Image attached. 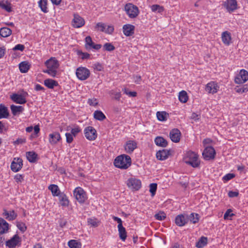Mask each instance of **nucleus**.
I'll return each instance as SVG.
<instances>
[{
  "instance_id": "obj_48",
  "label": "nucleus",
  "mask_w": 248,
  "mask_h": 248,
  "mask_svg": "<svg viewBox=\"0 0 248 248\" xmlns=\"http://www.w3.org/2000/svg\"><path fill=\"white\" fill-rule=\"evenodd\" d=\"M16 226L18 229L22 232H25L27 230V226H26L25 224L22 222H17Z\"/></svg>"
},
{
  "instance_id": "obj_2",
  "label": "nucleus",
  "mask_w": 248,
  "mask_h": 248,
  "mask_svg": "<svg viewBox=\"0 0 248 248\" xmlns=\"http://www.w3.org/2000/svg\"><path fill=\"white\" fill-rule=\"evenodd\" d=\"M114 165L117 168L125 170L131 166V159L129 155L123 154L115 159Z\"/></svg>"
},
{
  "instance_id": "obj_32",
  "label": "nucleus",
  "mask_w": 248,
  "mask_h": 248,
  "mask_svg": "<svg viewBox=\"0 0 248 248\" xmlns=\"http://www.w3.org/2000/svg\"><path fill=\"white\" fill-rule=\"evenodd\" d=\"M48 189L51 191L53 196H58L60 195L61 191L58 186L56 185H50L48 186Z\"/></svg>"
},
{
  "instance_id": "obj_46",
  "label": "nucleus",
  "mask_w": 248,
  "mask_h": 248,
  "mask_svg": "<svg viewBox=\"0 0 248 248\" xmlns=\"http://www.w3.org/2000/svg\"><path fill=\"white\" fill-rule=\"evenodd\" d=\"M107 25L103 23L99 22L96 24L95 26V29L97 31L105 32Z\"/></svg>"
},
{
  "instance_id": "obj_63",
  "label": "nucleus",
  "mask_w": 248,
  "mask_h": 248,
  "mask_svg": "<svg viewBox=\"0 0 248 248\" xmlns=\"http://www.w3.org/2000/svg\"><path fill=\"white\" fill-rule=\"evenodd\" d=\"M15 179L17 183L21 182L22 181H23V176L21 174H17L15 176Z\"/></svg>"
},
{
  "instance_id": "obj_26",
  "label": "nucleus",
  "mask_w": 248,
  "mask_h": 248,
  "mask_svg": "<svg viewBox=\"0 0 248 248\" xmlns=\"http://www.w3.org/2000/svg\"><path fill=\"white\" fill-rule=\"evenodd\" d=\"M12 114L14 115H17L22 113L24 110V108L21 106H16L12 105L10 107Z\"/></svg>"
},
{
  "instance_id": "obj_55",
  "label": "nucleus",
  "mask_w": 248,
  "mask_h": 248,
  "mask_svg": "<svg viewBox=\"0 0 248 248\" xmlns=\"http://www.w3.org/2000/svg\"><path fill=\"white\" fill-rule=\"evenodd\" d=\"M65 137L66 139V142L68 143H71L73 140L74 136L70 133H66Z\"/></svg>"
},
{
  "instance_id": "obj_62",
  "label": "nucleus",
  "mask_w": 248,
  "mask_h": 248,
  "mask_svg": "<svg viewBox=\"0 0 248 248\" xmlns=\"http://www.w3.org/2000/svg\"><path fill=\"white\" fill-rule=\"evenodd\" d=\"M25 49V46L24 45L21 44H18L16 45L14 48V50H20L21 51H23Z\"/></svg>"
},
{
  "instance_id": "obj_54",
  "label": "nucleus",
  "mask_w": 248,
  "mask_h": 248,
  "mask_svg": "<svg viewBox=\"0 0 248 248\" xmlns=\"http://www.w3.org/2000/svg\"><path fill=\"white\" fill-rule=\"evenodd\" d=\"M26 142V139L25 138H18L16 140L13 142L14 145H18L25 143Z\"/></svg>"
},
{
  "instance_id": "obj_8",
  "label": "nucleus",
  "mask_w": 248,
  "mask_h": 248,
  "mask_svg": "<svg viewBox=\"0 0 248 248\" xmlns=\"http://www.w3.org/2000/svg\"><path fill=\"white\" fill-rule=\"evenodd\" d=\"M84 133L86 138L91 141L95 140L97 137L96 131L93 126L86 127L84 130Z\"/></svg>"
},
{
  "instance_id": "obj_10",
  "label": "nucleus",
  "mask_w": 248,
  "mask_h": 248,
  "mask_svg": "<svg viewBox=\"0 0 248 248\" xmlns=\"http://www.w3.org/2000/svg\"><path fill=\"white\" fill-rule=\"evenodd\" d=\"M248 80V72L245 69H242L239 73L235 77L234 81L237 84H243Z\"/></svg>"
},
{
  "instance_id": "obj_60",
  "label": "nucleus",
  "mask_w": 248,
  "mask_h": 248,
  "mask_svg": "<svg viewBox=\"0 0 248 248\" xmlns=\"http://www.w3.org/2000/svg\"><path fill=\"white\" fill-rule=\"evenodd\" d=\"M114 31V28L111 25H107V27L106 28L105 33L108 34L112 33Z\"/></svg>"
},
{
  "instance_id": "obj_47",
  "label": "nucleus",
  "mask_w": 248,
  "mask_h": 248,
  "mask_svg": "<svg viewBox=\"0 0 248 248\" xmlns=\"http://www.w3.org/2000/svg\"><path fill=\"white\" fill-rule=\"evenodd\" d=\"M88 223L92 227H96L99 225L100 222L96 218H88Z\"/></svg>"
},
{
  "instance_id": "obj_22",
  "label": "nucleus",
  "mask_w": 248,
  "mask_h": 248,
  "mask_svg": "<svg viewBox=\"0 0 248 248\" xmlns=\"http://www.w3.org/2000/svg\"><path fill=\"white\" fill-rule=\"evenodd\" d=\"M221 38L223 43L225 45L229 46L230 44L232 38L231 34L229 32L227 31L223 32L221 35Z\"/></svg>"
},
{
  "instance_id": "obj_52",
  "label": "nucleus",
  "mask_w": 248,
  "mask_h": 248,
  "mask_svg": "<svg viewBox=\"0 0 248 248\" xmlns=\"http://www.w3.org/2000/svg\"><path fill=\"white\" fill-rule=\"evenodd\" d=\"M150 192L152 196H154L156 192L157 189V184L155 183H152L150 185Z\"/></svg>"
},
{
  "instance_id": "obj_17",
  "label": "nucleus",
  "mask_w": 248,
  "mask_h": 248,
  "mask_svg": "<svg viewBox=\"0 0 248 248\" xmlns=\"http://www.w3.org/2000/svg\"><path fill=\"white\" fill-rule=\"evenodd\" d=\"M175 221L177 226L180 227L183 226L188 221V216L183 214L179 215L176 217Z\"/></svg>"
},
{
  "instance_id": "obj_33",
  "label": "nucleus",
  "mask_w": 248,
  "mask_h": 248,
  "mask_svg": "<svg viewBox=\"0 0 248 248\" xmlns=\"http://www.w3.org/2000/svg\"><path fill=\"white\" fill-rule=\"evenodd\" d=\"M155 143L159 146L166 147L168 145L167 140L161 137H157L155 140Z\"/></svg>"
},
{
  "instance_id": "obj_11",
  "label": "nucleus",
  "mask_w": 248,
  "mask_h": 248,
  "mask_svg": "<svg viewBox=\"0 0 248 248\" xmlns=\"http://www.w3.org/2000/svg\"><path fill=\"white\" fill-rule=\"evenodd\" d=\"M216 151L211 146L206 147L202 152L203 158L206 160H209L215 158Z\"/></svg>"
},
{
  "instance_id": "obj_58",
  "label": "nucleus",
  "mask_w": 248,
  "mask_h": 248,
  "mask_svg": "<svg viewBox=\"0 0 248 248\" xmlns=\"http://www.w3.org/2000/svg\"><path fill=\"white\" fill-rule=\"evenodd\" d=\"M232 210L230 209H228L224 215V218L225 219H228L229 217H232L234 214L232 213Z\"/></svg>"
},
{
  "instance_id": "obj_35",
  "label": "nucleus",
  "mask_w": 248,
  "mask_h": 248,
  "mask_svg": "<svg viewBox=\"0 0 248 248\" xmlns=\"http://www.w3.org/2000/svg\"><path fill=\"white\" fill-rule=\"evenodd\" d=\"M3 215L5 216V218L9 220H14L17 217V215L15 213L14 210L10 211V213L6 210H4Z\"/></svg>"
},
{
  "instance_id": "obj_39",
  "label": "nucleus",
  "mask_w": 248,
  "mask_h": 248,
  "mask_svg": "<svg viewBox=\"0 0 248 248\" xmlns=\"http://www.w3.org/2000/svg\"><path fill=\"white\" fill-rule=\"evenodd\" d=\"M151 9L152 12L162 14L164 11V8L163 6L158 4H154L151 6Z\"/></svg>"
},
{
  "instance_id": "obj_57",
  "label": "nucleus",
  "mask_w": 248,
  "mask_h": 248,
  "mask_svg": "<svg viewBox=\"0 0 248 248\" xmlns=\"http://www.w3.org/2000/svg\"><path fill=\"white\" fill-rule=\"evenodd\" d=\"M110 93L114 96V99L117 100H119L121 97V94L120 92H114L113 91H110Z\"/></svg>"
},
{
  "instance_id": "obj_49",
  "label": "nucleus",
  "mask_w": 248,
  "mask_h": 248,
  "mask_svg": "<svg viewBox=\"0 0 248 248\" xmlns=\"http://www.w3.org/2000/svg\"><path fill=\"white\" fill-rule=\"evenodd\" d=\"M103 47L104 50L108 51H111L115 49L114 46L109 43H105L103 46Z\"/></svg>"
},
{
  "instance_id": "obj_16",
  "label": "nucleus",
  "mask_w": 248,
  "mask_h": 248,
  "mask_svg": "<svg viewBox=\"0 0 248 248\" xmlns=\"http://www.w3.org/2000/svg\"><path fill=\"white\" fill-rule=\"evenodd\" d=\"M219 87L215 81H211L207 83L205 87V91L209 93L214 94L218 91Z\"/></svg>"
},
{
  "instance_id": "obj_41",
  "label": "nucleus",
  "mask_w": 248,
  "mask_h": 248,
  "mask_svg": "<svg viewBox=\"0 0 248 248\" xmlns=\"http://www.w3.org/2000/svg\"><path fill=\"white\" fill-rule=\"evenodd\" d=\"M68 245L70 248H81V244L76 240H71L68 243Z\"/></svg>"
},
{
  "instance_id": "obj_53",
  "label": "nucleus",
  "mask_w": 248,
  "mask_h": 248,
  "mask_svg": "<svg viewBox=\"0 0 248 248\" xmlns=\"http://www.w3.org/2000/svg\"><path fill=\"white\" fill-rule=\"evenodd\" d=\"M81 131V129L79 126H76L71 130L70 133L72 134L74 137H76L78 133Z\"/></svg>"
},
{
  "instance_id": "obj_24",
  "label": "nucleus",
  "mask_w": 248,
  "mask_h": 248,
  "mask_svg": "<svg viewBox=\"0 0 248 248\" xmlns=\"http://www.w3.org/2000/svg\"><path fill=\"white\" fill-rule=\"evenodd\" d=\"M9 229V224L3 218H0V234L6 233Z\"/></svg>"
},
{
  "instance_id": "obj_28",
  "label": "nucleus",
  "mask_w": 248,
  "mask_h": 248,
  "mask_svg": "<svg viewBox=\"0 0 248 248\" xmlns=\"http://www.w3.org/2000/svg\"><path fill=\"white\" fill-rule=\"evenodd\" d=\"M26 157L30 162L34 163L36 161L37 154L33 152H28L26 153Z\"/></svg>"
},
{
  "instance_id": "obj_20",
  "label": "nucleus",
  "mask_w": 248,
  "mask_h": 248,
  "mask_svg": "<svg viewBox=\"0 0 248 248\" xmlns=\"http://www.w3.org/2000/svg\"><path fill=\"white\" fill-rule=\"evenodd\" d=\"M10 98L17 104H24L27 102L26 99L24 98V96L17 93H13L10 96Z\"/></svg>"
},
{
  "instance_id": "obj_42",
  "label": "nucleus",
  "mask_w": 248,
  "mask_h": 248,
  "mask_svg": "<svg viewBox=\"0 0 248 248\" xmlns=\"http://www.w3.org/2000/svg\"><path fill=\"white\" fill-rule=\"evenodd\" d=\"M168 114L165 111H158L156 113L157 119L160 121H165L167 119Z\"/></svg>"
},
{
  "instance_id": "obj_13",
  "label": "nucleus",
  "mask_w": 248,
  "mask_h": 248,
  "mask_svg": "<svg viewBox=\"0 0 248 248\" xmlns=\"http://www.w3.org/2000/svg\"><path fill=\"white\" fill-rule=\"evenodd\" d=\"M223 5L229 13H232L237 9L236 0H226L223 2Z\"/></svg>"
},
{
  "instance_id": "obj_44",
  "label": "nucleus",
  "mask_w": 248,
  "mask_h": 248,
  "mask_svg": "<svg viewBox=\"0 0 248 248\" xmlns=\"http://www.w3.org/2000/svg\"><path fill=\"white\" fill-rule=\"evenodd\" d=\"M236 92L239 93H243L248 92V87L247 85L243 86H237L235 88Z\"/></svg>"
},
{
  "instance_id": "obj_43",
  "label": "nucleus",
  "mask_w": 248,
  "mask_h": 248,
  "mask_svg": "<svg viewBox=\"0 0 248 248\" xmlns=\"http://www.w3.org/2000/svg\"><path fill=\"white\" fill-rule=\"evenodd\" d=\"M39 6L44 13H47V0H40L38 2Z\"/></svg>"
},
{
  "instance_id": "obj_56",
  "label": "nucleus",
  "mask_w": 248,
  "mask_h": 248,
  "mask_svg": "<svg viewBox=\"0 0 248 248\" xmlns=\"http://www.w3.org/2000/svg\"><path fill=\"white\" fill-rule=\"evenodd\" d=\"M88 103L92 106H96L98 105V101L96 98H93L89 99L88 100Z\"/></svg>"
},
{
  "instance_id": "obj_6",
  "label": "nucleus",
  "mask_w": 248,
  "mask_h": 248,
  "mask_svg": "<svg viewBox=\"0 0 248 248\" xmlns=\"http://www.w3.org/2000/svg\"><path fill=\"white\" fill-rule=\"evenodd\" d=\"M74 195L76 200L80 203H84L87 199L85 192L80 187L75 189Z\"/></svg>"
},
{
  "instance_id": "obj_34",
  "label": "nucleus",
  "mask_w": 248,
  "mask_h": 248,
  "mask_svg": "<svg viewBox=\"0 0 248 248\" xmlns=\"http://www.w3.org/2000/svg\"><path fill=\"white\" fill-rule=\"evenodd\" d=\"M12 34V30L7 27H3L0 29V35L2 37H7Z\"/></svg>"
},
{
  "instance_id": "obj_29",
  "label": "nucleus",
  "mask_w": 248,
  "mask_h": 248,
  "mask_svg": "<svg viewBox=\"0 0 248 248\" xmlns=\"http://www.w3.org/2000/svg\"><path fill=\"white\" fill-rule=\"evenodd\" d=\"M9 112L7 108L3 105H0V119L2 118H7L9 116Z\"/></svg>"
},
{
  "instance_id": "obj_23",
  "label": "nucleus",
  "mask_w": 248,
  "mask_h": 248,
  "mask_svg": "<svg viewBox=\"0 0 248 248\" xmlns=\"http://www.w3.org/2000/svg\"><path fill=\"white\" fill-rule=\"evenodd\" d=\"M169 155V152L166 150H162L158 151L156 154V157L160 160L166 159Z\"/></svg>"
},
{
  "instance_id": "obj_61",
  "label": "nucleus",
  "mask_w": 248,
  "mask_h": 248,
  "mask_svg": "<svg viewBox=\"0 0 248 248\" xmlns=\"http://www.w3.org/2000/svg\"><path fill=\"white\" fill-rule=\"evenodd\" d=\"M93 68L97 71H101L103 69L102 65L99 63H95L93 64Z\"/></svg>"
},
{
  "instance_id": "obj_51",
  "label": "nucleus",
  "mask_w": 248,
  "mask_h": 248,
  "mask_svg": "<svg viewBox=\"0 0 248 248\" xmlns=\"http://www.w3.org/2000/svg\"><path fill=\"white\" fill-rule=\"evenodd\" d=\"M155 217L156 220L161 221L164 220L166 216L165 213L162 212L156 214L155 215Z\"/></svg>"
},
{
  "instance_id": "obj_36",
  "label": "nucleus",
  "mask_w": 248,
  "mask_h": 248,
  "mask_svg": "<svg viewBox=\"0 0 248 248\" xmlns=\"http://www.w3.org/2000/svg\"><path fill=\"white\" fill-rule=\"evenodd\" d=\"M93 117L95 119L100 121L106 118L105 114L101 110H95L93 113Z\"/></svg>"
},
{
  "instance_id": "obj_1",
  "label": "nucleus",
  "mask_w": 248,
  "mask_h": 248,
  "mask_svg": "<svg viewBox=\"0 0 248 248\" xmlns=\"http://www.w3.org/2000/svg\"><path fill=\"white\" fill-rule=\"evenodd\" d=\"M47 67L43 72L47 73L49 76L55 77L57 75V69L59 66V62L55 58L51 57L45 63Z\"/></svg>"
},
{
  "instance_id": "obj_37",
  "label": "nucleus",
  "mask_w": 248,
  "mask_h": 248,
  "mask_svg": "<svg viewBox=\"0 0 248 248\" xmlns=\"http://www.w3.org/2000/svg\"><path fill=\"white\" fill-rule=\"evenodd\" d=\"M207 243V238L202 236L196 244V247L198 248H202L206 245Z\"/></svg>"
},
{
  "instance_id": "obj_45",
  "label": "nucleus",
  "mask_w": 248,
  "mask_h": 248,
  "mask_svg": "<svg viewBox=\"0 0 248 248\" xmlns=\"http://www.w3.org/2000/svg\"><path fill=\"white\" fill-rule=\"evenodd\" d=\"M188 220L194 224L197 223L199 220V215L198 214L192 213L188 217Z\"/></svg>"
},
{
  "instance_id": "obj_30",
  "label": "nucleus",
  "mask_w": 248,
  "mask_h": 248,
  "mask_svg": "<svg viewBox=\"0 0 248 248\" xmlns=\"http://www.w3.org/2000/svg\"><path fill=\"white\" fill-rule=\"evenodd\" d=\"M119 235L120 238L123 241H124L127 237V233L125 228L123 226H118Z\"/></svg>"
},
{
  "instance_id": "obj_7",
  "label": "nucleus",
  "mask_w": 248,
  "mask_h": 248,
  "mask_svg": "<svg viewBox=\"0 0 248 248\" xmlns=\"http://www.w3.org/2000/svg\"><path fill=\"white\" fill-rule=\"evenodd\" d=\"M76 76L80 80L87 79L90 75L89 70L84 67H79L77 69Z\"/></svg>"
},
{
  "instance_id": "obj_5",
  "label": "nucleus",
  "mask_w": 248,
  "mask_h": 248,
  "mask_svg": "<svg viewBox=\"0 0 248 248\" xmlns=\"http://www.w3.org/2000/svg\"><path fill=\"white\" fill-rule=\"evenodd\" d=\"M127 187L133 191L139 190L141 186V182L140 179L135 177L129 178L126 181Z\"/></svg>"
},
{
  "instance_id": "obj_31",
  "label": "nucleus",
  "mask_w": 248,
  "mask_h": 248,
  "mask_svg": "<svg viewBox=\"0 0 248 248\" xmlns=\"http://www.w3.org/2000/svg\"><path fill=\"white\" fill-rule=\"evenodd\" d=\"M30 65L29 62L26 61L21 62L19 64V68L21 73H25L28 72L30 69Z\"/></svg>"
},
{
  "instance_id": "obj_14",
  "label": "nucleus",
  "mask_w": 248,
  "mask_h": 248,
  "mask_svg": "<svg viewBox=\"0 0 248 248\" xmlns=\"http://www.w3.org/2000/svg\"><path fill=\"white\" fill-rule=\"evenodd\" d=\"M85 46L88 49H94L95 50H99L102 47L100 44H95L92 41V38L90 36H87L85 39Z\"/></svg>"
},
{
  "instance_id": "obj_18",
  "label": "nucleus",
  "mask_w": 248,
  "mask_h": 248,
  "mask_svg": "<svg viewBox=\"0 0 248 248\" xmlns=\"http://www.w3.org/2000/svg\"><path fill=\"white\" fill-rule=\"evenodd\" d=\"M20 242V238L17 234H15L10 240L6 242V246L9 248L16 247Z\"/></svg>"
},
{
  "instance_id": "obj_4",
  "label": "nucleus",
  "mask_w": 248,
  "mask_h": 248,
  "mask_svg": "<svg viewBox=\"0 0 248 248\" xmlns=\"http://www.w3.org/2000/svg\"><path fill=\"white\" fill-rule=\"evenodd\" d=\"M124 11L130 18H136L140 13L138 7L131 3L125 4Z\"/></svg>"
},
{
  "instance_id": "obj_25",
  "label": "nucleus",
  "mask_w": 248,
  "mask_h": 248,
  "mask_svg": "<svg viewBox=\"0 0 248 248\" xmlns=\"http://www.w3.org/2000/svg\"><path fill=\"white\" fill-rule=\"evenodd\" d=\"M61 139V135L58 132H54L49 135V140L51 144H56Z\"/></svg>"
},
{
  "instance_id": "obj_12",
  "label": "nucleus",
  "mask_w": 248,
  "mask_h": 248,
  "mask_svg": "<svg viewBox=\"0 0 248 248\" xmlns=\"http://www.w3.org/2000/svg\"><path fill=\"white\" fill-rule=\"evenodd\" d=\"M85 21L83 18L77 14H74L72 21V26L75 28H79L85 25Z\"/></svg>"
},
{
  "instance_id": "obj_27",
  "label": "nucleus",
  "mask_w": 248,
  "mask_h": 248,
  "mask_svg": "<svg viewBox=\"0 0 248 248\" xmlns=\"http://www.w3.org/2000/svg\"><path fill=\"white\" fill-rule=\"evenodd\" d=\"M0 7L8 12L12 11L11 4L8 0H0Z\"/></svg>"
},
{
  "instance_id": "obj_64",
  "label": "nucleus",
  "mask_w": 248,
  "mask_h": 248,
  "mask_svg": "<svg viewBox=\"0 0 248 248\" xmlns=\"http://www.w3.org/2000/svg\"><path fill=\"white\" fill-rule=\"evenodd\" d=\"M238 194L239 193L237 191H230L228 193V196L231 198L236 197L238 195Z\"/></svg>"
},
{
  "instance_id": "obj_9",
  "label": "nucleus",
  "mask_w": 248,
  "mask_h": 248,
  "mask_svg": "<svg viewBox=\"0 0 248 248\" xmlns=\"http://www.w3.org/2000/svg\"><path fill=\"white\" fill-rule=\"evenodd\" d=\"M124 149L127 154H131L138 147V143L134 140H128L124 145Z\"/></svg>"
},
{
  "instance_id": "obj_15",
  "label": "nucleus",
  "mask_w": 248,
  "mask_h": 248,
  "mask_svg": "<svg viewBox=\"0 0 248 248\" xmlns=\"http://www.w3.org/2000/svg\"><path fill=\"white\" fill-rule=\"evenodd\" d=\"M23 166V161L20 158H14L11 165V169L14 172L21 170Z\"/></svg>"
},
{
  "instance_id": "obj_40",
  "label": "nucleus",
  "mask_w": 248,
  "mask_h": 248,
  "mask_svg": "<svg viewBox=\"0 0 248 248\" xmlns=\"http://www.w3.org/2000/svg\"><path fill=\"white\" fill-rule=\"evenodd\" d=\"M179 101L182 103H186L188 100V96L187 93L185 91H182L179 94Z\"/></svg>"
},
{
  "instance_id": "obj_3",
  "label": "nucleus",
  "mask_w": 248,
  "mask_h": 248,
  "mask_svg": "<svg viewBox=\"0 0 248 248\" xmlns=\"http://www.w3.org/2000/svg\"><path fill=\"white\" fill-rule=\"evenodd\" d=\"M184 161L186 164H188L193 168H197L200 165L199 155L191 151L186 153L184 157Z\"/></svg>"
},
{
  "instance_id": "obj_38",
  "label": "nucleus",
  "mask_w": 248,
  "mask_h": 248,
  "mask_svg": "<svg viewBox=\"0 0 248 248\" xmlns=\"http://www.w3.org/2000/svg\"><path fill=\"white\" fill-rule=\"evenodd\" d=\"M44 84L47 88L49 89H53L54 86L58 85V83L57 81L53 79H46L44 80Z\"/></svg>"
},
{
  "instance_id": "obj_59",
  "label": "nucleus",
  "mask_w": 248,
  "mask_h": 248,
  "mask_svg": "<svg viewBox=\"0 0 248 248\" xmlns=\"http://www.w3.org/2000/svg\"><path fill=\"white\" fill-rule=\"evenodd\" d=\"M234 177V175L232 173H228L223 177V180L225 181H228Z\"/></svg>"
},
{
  "instance_id": "obj_50",
  "label": "nucleus",
  "mask_w": 248,
  "mask_h": 248,
  "mask_svg": "<svg viewBox=\"0 0 248 248\" xmlns=\"http://www.w3.org/2000/svg\"><path fill=\"white\" fill-rule=\"evenodd\" d=\"M124 93L127 95L129 97H136L137 96V93L136 92L129 91L128 89L124 88L123 89Z\"/></svg>"
},
{
  "instance_id": "obj_21",
  "label": "nucleus",
  "mask_w": 248,
  "mask_h": 248,
  "mask_svg": "<svg viewBox=\"0 0 248 248\" xmlns=\"http://www.w3.org/2000/svg\"><path fill=\"white\" fill-rule=\"evenodd\" d=\"M123 30L125 36H130L134 33L135 26L131 24H126L123 26Z\"/></svg>"
},
{
  "instance_id": "obj_19",
  "label": "nucleus",
  "mask_w": 248,
  "mask_h": 248,
  "mask_svg": "<svg viewBox=\"0 0 248 248\" xmlns=\"http://www.w3.org/2000/svg\"><path fill=\"white\" fill-rule=\"evenodd\" d=\"M181 135L180 130L177 128H174L170 131V137L173 142L177 143L180 141Z\"/></svg>"
}]
</instances>
